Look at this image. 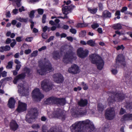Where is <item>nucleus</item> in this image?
Wrapping results in <instances>:
<instances>
[{"label":"nucleus","mask_w":132,"mask_h":132,"mask_svg":"<svg viewBox=\"0 0 132 132\" xmlns=\"http://www.w3.org/2000/svg\"><path fill=\"white\" fill-rule=\"evenodd\" d=\"M70 128L72 132H91L95 129L92 122L88 120L76 122Z\"/></svg>","instance_id":"f257e3e1"},{"label":"nucleus","mask_w":132,"mask_h":132,"mask_svg":"<svg viewBox=\"0 0 132 132\" xmlns=\"http://www.w3.org/2000/svg\"><path fill=\"white\" fill-rule=\"evenodd\" d=\"M39 66L40 69L37 70V71L39 74L43 75L47 71H50L54 70L49 61L47 60L46 58H43L39 61Z\"/></svg>","instance_id":"f03ea898"},{"label":"nucleus","mask_w":132,"mask_h":132,"mask_svg":"<svg viewBox=\"0 0 132 132\" xmlns=\"http://www.w3.org/2000/svg\"><path fill=\"white\" fill-rule=\"evenodd\" d=\"M111 96H109L108 99V102L113 103L115 101L120 102L123 100L125 98L124 95L123 93H111Z\"/></svg>","instance_id":"7ed1b4c3"},{"label":"nucleus","mask_w":132,"mask_h":132,"mask_svg":"<svg viewBox=\"0 0 132 132\" xmlns=\"http://www.w3.org/2000/svg\"><path fill=\"white\" fill-rule=\"evenodd\" d=\"M24 72L16 76L14 78L13 80L14 84H16L17 82L20 80H22L25 78L26 73L29 76L31 74V70L27 67H25L24 69Z\"/></svg>","instance_id":"20e7f679"},{"label":"nucleus","mask_w":132,"mask_h":132,"mask_svg":"<svg viewBox=\"0 0 132 132\" xmlns=\"http://www.w3.org/2000/svg\"><path fill=\"white\" fill-rule=\"evenodd\" d=\"M90 60L92 63L96 64L98 70H100L103 69L104 63L102 58H90Z\"/></svg>","instance_id":"39448f33"},{"label":"nucleus","mask_w":132,"mask_h":132,"mask_svg":"<svg viewBox=\"0 0 132 132\" xmlns=\"http://www.w3.org/2000/svg\"><path fill=\"white\" fill-rule=\"evenodd\" d=\"M32 95L33 100L36 102L40 101L44 97V95L41 93L39 89L38 88L33 90Z\"/></svg>","instance_id":"423d86ee"},{"label":"nucleus","mask_w":132,"mask_h":132,"mask_svg":"<svg viewBox=\"0 0 132 132\" xmlns=\"http://www.w3.org/2000/svg\"><path fill=\"white\" fill-rule=\"evenodd\" d=\"M53 116L55 118L60 119L64 120L66 117L64 111L60 109H57L52 113Z\"/></svg>","instance_id":"0eeeda50"},{"label":"nucleus","mask_w":132,"mask_h":132,"mask_svg":"<svg viewBox=\"0 0 132 132\" xmlns=\"http://www.w3.org/2000/svg\"><path fill=\"white\" fill-rule=\"evenodd\" d=\"M52 85L48 79L44 80L42 82L41 87L43 90L48 91L52 89Z\"/></svg>","instance_id":"6e6552de"},{"label":"nucleus","mask_w":132,"mask_h":132,"mask_svg":"<svg viewBox=\"0 0 132 132\" xmlns=\"http://www.w3.org/2000/svg\"><path fill=\"white\" fill-rule=\"evenodd\" d=\"M115 115V111L113 108H108L106 110L105 116L107 119L111 120L114 118Z\"/></svg>","instance_id":"1a4fd4ad"},{"label":"nucleus","mask_w":132,"mask_h":132,"mask_svg":"<svg viewBox=\"0 0 132 132\" xmlns=\"http://www.w3.org/2000/svg\"><path fill=\"white\" fill-rule=\"evenodd\" d=\"M89 53L88 50L87 49L83 50L82 48H79L77 50V53L80 58H85L88 55Z\"/></svg>","instance_id":"9d476101"},{"label":"nucleus","mask_w":132,"mask_h":132,"mask_svg":"<svg viewBox=\"0 0 132 132\" xmlns=\"http://www.w3.org/2000/svg\"><path fill=\"white\" fill-rule=\"evenodd\" d=\"M68 71L72 74H75L79 72L80 70L78 66L76 64H74L68 68Z\"/></svg>","instance_id":"9b49d317"},{"label":"nucleus","mask_w":132,"mask_h":132,"mask_svg":"<svg viewBox=\"0 0 132 132\" xmlns=\"http://www.w3.org/2000/svg\"><path fill=\"white\" fill-rule=\"evenodd\" d=\"M54 81L56 83H62L64 80L63 76L60 73H56L54 74L53 76Z\"/></svg>","instance_id":"f8f14e48"},{"label":"nucleus","mask_w":132,"mask_h":132,"mask_svg":"<svg viewBox=\"0 0 132 132\" xmlns=\"http://www.w3.org/2000/svg\"><path fill=\"white\" fill-rule=\"evenodd\" d=\"M62 9L63 13L64 14L67 15L70 12H71V11L75 7L74 5H71L68 6H65L62 7Z\"/></svg>","instance_id":"ddd939ff"},{"label":"nucleus","mask_w":132,"mask_h":132,"mask_svg":"<svg viewBox=\"0 0 132 132\" xmlns=\"http://www.w3.org/2000/svg\"><path fill=\"white\" fill-rule=\"evenodd\" d=\"M27 105L25 103H23L20 101L18 102V107L17 110L19 112H23L27 110Z\"/></svg>","instance_id":"4468645a"},{"label":"nucleus","mask_w":132,"mask_h":132,"mask_svg":"<svg viewBox=\"0 0 132 132\" xmlns=\"http://www.w3.org/2000/svg\"><path fill=\"white\" fill-rule=\"evenodd\" d=\"M28 87L27 84H24L23 85L20 84L18 86V92L22 94L24 93L25 89L27 90Z\"/></svg>","instance_id":"2eb2a0df"},{"label":"nucleus","mask_w":132,"mask_h":132,"mask_svg":"<svg viewBox=\"0 0 132 132\" xmlns=\"http://www.w3.org/2000/svg\"><path fill=\"white\" fill-rule=\"evenodd\" d=\"M10 126V129L14 131L16 130L19 127V126L16 122L13 120H12L11 122Z\"/></svg>","instance_id":"dca6fc26"},{"label":"nucleus","mask_w":132,"mask_h":132,"mask_svg":"<svg viewBox=\"0 0 132 132\" xmlns=\"http://www.w3.org/2000/svg\"><path fill=\"white\" fill-rule=\"evenodd\" d=\"M131 120H132V114L130 113L124 114L121 119V121L122 122Z\"/></svg>","instance_id":"f3484780"},{"label":"nucleus","mask_w":132,"mask_h":132,"mask_svg":"<svg viewBox=\"0 0 132 132\" xmlns=\"http://www.w3.org/2000/svg\"><path fill=\"white\" fill-rule=\"evenodd\" d=\"M116 67L119 65H122L124 67L126 65L124 58H116Z\"/></svg>","instance_id":"a211bd4d"},{"label":"nucleus","mask_w":132,"mask_h":132,"mask_svg":"<svg viewBox=\"0 0 132 132\" xmlns=\"http://www.w3.org/2000/svg\"><path fill=\"white\" fill-rule=\"evenodd\" d=\"M111 17V13L107 10L104 11L102 13L101 17L103 18H110Z\"/></svg>","instance_id":"6ab92c4d"},{"label":"nucleus","mask_w":132,"mask_h":132,"mask_svg":"<svg viewBox=\"0 0 132 132\" xmlns=\"http://www.w3.org/2000/svg\"><path fill=\"white\" fill-rule=\"evenodd\" d=\"M36 118V116L34 115L27 114L26 117V120L29 123H31Z\"/></svg>","instance_id":"aec40b11"},{"label":"nucleus","mask_w":132,"mask_h":132,"mask_svg":"<svg viewBox=\"0 0 132 132\" xmlns=\"http://www.w3.org/2000/svg\"><path fill=\"white\" fill-rule=\"evenodd\" d=\"M15 101L13 98L11 97L8 101V105L9 108H13L14 107V105Z\"/></svg>","instance_id":"412c9836"},{"label":"nucleus","mask_w":132,"mask_h":132,"mask_svg":"<svg viewBox=\"0 0 132 132\" xmlns=\"http://www.w3.org/2000/svg\"><path fill=\"white\" fill-rule=\"evenodd\" d=\"M73 52L72 48H70L66 52L64 53V58H70V57L73 56Z\"/></svg>","instance_id":"4be33fe9"},{"label":"nucleus","mask_w":132,"mask_h":132,"mask_svg":"<svg viewBox=\"0 0 132 132\" xmlns=\"http://www.w3.org/2000/svg\"><path fill=\"white\" fill-rule=\"evenodd\" d=\"M10 47L8 45H6L5 46H2L0 47V52H3L4 51H8L10 50Z\"/></svg>","instance_id":"5701e85b"},{"label":"nucleus","mask_w":132,"mask_h":132,"mask_svg":"<svg viewBox=\"0 0 132 132\" xmlns=\"http://www.w3.org/2000/svg\"><path fill=\"white\" fill-rule=\"evenodd\" d=\"M37 112L38 110L36 108H32L30 109L28 114H30L36 116V115L37 113Z\"/></svg>","instance_id":"b1692460"},{"label":"nucleus","mask_w":132,"mask_h":132,"mask_svg":"<svg viewBox=\"0 0 132 132\" xmlns=\"http://www.w3.org/2000/svg\"><path fill=\"white\" fill-rule=\"evenodd\" d=\"M75 113L77 116H83L86 114L87 111L86 110L83 111L82 110H81L79 111H76Z\"/></svg>","instance_id":"393cba45"},{"label":"nucleus","mask_w":132,"mask_h":132,"mask_svg":"<svg viewBox=\"0 0 132 132\" xmlns=\"http://www.w3.org/2000/svg\"><path fill=\"white\" fill-rule=\"evenodd\" d=\"M87 103V101L86 100L81 99L78 102L79 105L81 106H85Z\"/></svg>","instance_id":"a878e982"},{"label":"nucleus","mask_w":132,"mask_h":132,"mask_svg":"<svg viewBox=\"0 0 132 132\" xmlns=\"http://www.w3.org/2000/svg\"><path fill=\"white\" fill-rule=\"evenodd\" d=\"M75 58H63V61L64 63L67 64L70 63H72L73 60H75L74 59Z\"/></svg>","instance_id":"bb28decb"},{"label":"nucleus","mask_w":132,"mask_h":132,"mask_svg":"<svg viewBox=\"0 0 132 132\" xmlns=\"http://www.w3.org/2000/svg\"><path fill=\"white\" fill-rule=\"evenodd\" d=\"M52 97H50L47 99L44 102V103L45 104H53Z\"/></svg>","instance_id":"cd10ccee"},{"label":"nucleus","mask_w":132,"mask_h":132,"mask_svg":"<svg viewBox=\"0 0 132 132\" xmlns=\"http://www.w3.org/2000/svg\"><path fill=\"white\" fill-rule=\"evenodd\" d=\"M104 106L101 103H99L97 105V110L100 112H102L104 110Z\"/></svg>","instance_id":"c85d7f7f"},{"label":"nucleus","mask_w":132,"mask_h":132,"mask_svg":"<svg viewBox=\"0 0 132 132\" xmlns=\"http://www.w3.org/2000/svg\"><path fill=\"white\" fill-rule=\"evenodd\" d=\"M58 104L60 105H64L65 104V100L64 98H59Z\"/></svg>","instance_id":"c756f323"},{"label":"nucleus","mask_w":132,"mask_h":132,"mask_svg":"<svg viewBox=\"0 0 132 132\" xmlns=\"http://www.w3.org/2000/svg\"><path fill=\"white\" fill-rule=\"evenodd\" d=\"M87 44L89 45L92 47L94 46L95 45V42L93 41L92 39H90L88 40L87 42Z\"/></svg>","instance_id":"7c9ffc66"},{"label":"nucleus","mask_w":132,"mask_h":132,"mask_svg":"<svg viewBox=\"0 0 132 132\" xmlns=\"http://www.w3.org/2000/svg\"><path fill=\"white\" fill-rule=\"evenodd\" d=\"M113 28L115 30H120L122 29V26L120 23H118L114 24Z\"/></svg>","instance_id":"2f4dec72"},{"label":"nucleus","mask_w":132,"mask_h":132,"mask_svg":"<svg viewBox=\"0 0 132 132\" xmlns=\"http://www.w3.org/2000/svg\"><path fill=\"white\" fill-rule=\"evenodd\" d=\"M125 106L127 109H132V102L127 103Z\"/></svg>","instance_id":"473e14b6"},{"label":"nucleus","mask_w":132,"mask_h":132,"mask_svg":"<svg viewBox=\"0 0 132 132\" xmlns=\"http://www.w3.org/2000/svg\"><path fill=\"white\" fill-rule=\"evenodd\" d=\"M60 52L59 51H54L53 53V55L54 57L55 58H58L59 56Z\"/></svg>","instance_id":"72a5a7b5"},{"label":"nucleus","mask_w":132,"mask_h":132,"mask_svg":"<svg viewBox=\"0 0 132 132\" xmlns=\"http://www.w3.org/2000/svg\"><path fill=\"white\" fill-rule=\"evenodd\" d=\"M13 64V62L12 61L9 62L7 65L6 67V68L7 69L12 68Z\"/></svg>","instance_id":"f704fd0d"},{"label":"nucleus","mask_w":132,"mask_h":132,"mask_svg":"<svg viewBox=\"0 0 132 132\" xmlns=\"http://www.w3.org/2000/svg\"><path fill=\"white\" fill-rule=\"evenodd\" d=\"M13 0H9V1H12ZM21 0H14V1L16 3V5L17 7H19L21 6L20 2Z\"/></svg>","instance_id":"c9c22d12"},{"label":"nucleus","mask_w":132,"mask_h":132,"mask_svg":"<svg viewBox=\"0 0 132 132\" xmlns=\"http://www.w3.org/2000/svg\"><path fill=\"white\" fill-rule=\"evenodd\" d=\"M86 32L85 30H82L79 33V36L80 37H84L86 36Z\"/></svg>","instance_id":"e433bc0d"},{"label":"nucleus","mask_w":132,"mask_h":132,"mask_svg":"<svg viewBox=\"0 0 132 132\" xmlns=\"http://www.w3.org/2000/svg\"><path fill=\"white\" fill-rule=\"evenodd\" d=\"M53 104H58V101L59 98L52 96Z\"/></svg>","instance_id":"4c0bfd02"},{"label":"nucleus","mask_w":132,"mask_h":132,"mask_svg":"<svg viewBox=\"0 0 132 132\" xmlns=\"http://www.w3.org/2000/svg\"><path fill=\"white\" fill-rule=\"evenodd\" d=\"M89 58H102L98 54L94 53L90 55L89 56Z\"/></svg>","instance_id":"58836bf2"},{"label":"nucleus","mask_w":132,"mask_h":132,"mask_svg":"<svg viewBox=\"0 0 132 132\" xmlns=\"http://www.w3.org/2000/svg\"><path fill=\"white\" fill-rule=\"evenodd\" d=\"M98 10L100 11H102L104 8L103 4L101 2L98 3Z\"/></svg>","instance_id":"ea45409f"},{"label":"nucleus","mask_w":132,"mask_h":132,"mask_svg":"<svg viewBox=\"0 0 132 132\" xmlns=\"http://www.w3.org/2000/svg\"><path fill=\"white\" fill-rule=\"evenodd\" d=\"M18 20L21 22H27L28 20V18H21V17L18 18Z\"/></svg>","instance_id":"a19ab883"},{"label":"nucleus","mask_w":132,"mask_h":132,"mask_svg":"<svg viewBox=\"0 0 132 132\" xmlns=\"http://www.w3.org/2000/svg\"><path fill=\"white\" fill-rule=\"evenodd\" d=\"M98 10L96 8H94L93 9H89V11L90 13L93 14L96 13Z\"/></svg>","instance_id":"79ce46f5"},{"label":"nucleus","mask_w":132,"mask_h":132,"mask_svg":"<svg viewBox=\"0 0 132 132\" xmlns=\"http://www.w3.org/2000/svg\"><path fill=\"white\" fill-rule=\"evenodd\" d=\"M35 11L34 10H32L30 12V13L29 14V17L31 19L33 18L34 16Z\"/></svg>","instance_id":"37998d69"},{"label":"nucleus","mask_w":132,"mask_h":132,"mask_svg":"<svg viewBox=\"0 0 132 132\" xmlns=\"http://www.w3.org/2000/svg\"><path fill=\"white\" fill-rule=\"evenodd\" d=\"M70 27L71 28L70 29V32L72 33V34H75L77 33V30L75 28H72V27L71 26H70Z\"/></svg>","instance_id":"c03bdc74"},{"label":"nucleus","mask_w":132,"mask_h":132,"mask_svg":"<svg viewBox=\"0 0 132 132\" xmlns=\"http://www.w3.org/2000/svg\"><path fill=\"white\" fill-rule=\"evenodd\" d=\"M125 48V47L123 46V45H121L120 46H118L116 47V49L117 50H119L122 49V51H123Z\"/></svg>","instance_id":"a18cd8bd"},{"label":"nucleus","mask_w":132,"mask_h":132,"mask_svg":"<svg viewBox=\"0 0 132 132\" xmlns=\"http://www.w3.org/2000/svg\"><path fill=\"white\" fill-rule=\"evenodd\" d=\"M31 127L34 129H37L40 128V126L38 124H34L31 126Z\"/></svg>","instance_id":"49530a36"},{"label":"nucleus","mask_w":132,"mask_h":132,"mask_svg":"<svg viewBox=\"0 0 132 132\" xmlns=\"http://www.w3.org/2000/svg\"><path fill=\"white\" fill-rule=\"evenodd\" d=\"M38 53V51H34L31 54V57H36Z\"/></svg>","instance_id":"de8ad7c7"},{"label":"nucleus","mask_w":132,"mask_h":132,"mask_svg":"<svg viewBox=\"0 0 132 132\" xmlns=\"http://www.w3.org/2000/svg\"><path fill=\"white\" fill-rule=\"evenodd\" d=\"M47 129V127L45 125H43L42 128V131L43 132H48L49 130H48Z\"/></svg>","instance_id":"09e8293b"},{"label":"nucleus","mask_w":132,"mask_h":132,"mask_svg":"<svg viewBox=\"0 0 132 132\" xmlns=\"http://www.w3.org/2000/svg\"><path fill=\"white\" fill-rule=\"evenodd\" d=\"M99 26V25L97 23H94L93 24H92L91 27L93 29H95L98 27Z\"/></svg>","instance_id":"8fccbe9b"},{"label":"nucleus","mask_w":132,"mask_h":132,"mask_svg":"<svg viewBox=\"0 0 132 132\" xmlns=\"http://www.w3.org/2000/svg\"><path fill=\"white\" fill-rule=\"evenodd\" d=\"M12 40L13 41V42H12L11 43L10 46L12 47H13L16 44V42L15 39H12Z\"/></svg>","instance_id":"3c124183"},{"label":"nucleus","mask_w":132,"mask_h":132,"mask_svg":"<svg viewBox=\"0 0 132 132\" xmlns=\"http://www.w3.org/2000/svg\"><path fill=\"white\" fill-rule=\"evenodd\" d=\"M71 3V1L70 0H68L67 1H63V3L64 4L62 5V7L64 6L65 4H66L67 5H68L69 4H70Z\"/></svg>","instance_id":"603ef678"},{"label":"nucleus","mask_w":132,"mask_h":132,"mask_svg":"<svg viewBox=\"0 0 132 132\" xmlns=\"http://www.w3.org/2000/svg\"><path fill=\"white\" fill-rule=\"evenodd\" d=\"M42 38L44 39H46L48 37V35L47 33H43L42 34Z\"/></svg>","instance_id":"864d4df0"},{"label":"nucleus","mask_w":132,"mask_h":132,"mask_svg":"<svg viewBox=\"0 0 132 132\" xmlns=\"http://www.w3.org/2000/svg\"><path fill=\"white\" fill-rule=\"evenodd\" d=\"M46 19V15L45 14H44L42 18V22L43 23H45V21Z\"/></svg>","instance_id":"5fc2aeb1"},{"label":"nucleus","mask_w":132,"mask_h":132,"mask_svg":"<svg viewBox=\"0 0 132 132\" xmlns=\"http://www.w3.org/2000/svg\"><path fill=\"white\" fill-rule=\"evenodd\" d=\"M33 40L32 37H27L25 39V41L27 42H31Z\"/></svg>","instance_id":"6e6d98bb"},{"label":"nucleus","mask_w":132,"mask_h":132,"mask_svg":"<svg viewBox=\"0 0 132 132\" xmlns=\"http://www.w3.org/2000/svg\"><path fill=\"white\" fill-rule=\"evenodd\" d=\"M54 38V36H50L49 38L47 40L46 42L47 43L50 42L51 40H53Z\"/></svg>","instance_id":"4d7b16f0"},{"label":"nucleus","mask_w":132,"mask_h":132,"mask_svg":"<svg viewBox=\"0 0 132 132\" xmlns=\"http://www.w3.org/2000/svg\"><path fill=\"white\" fill-rule=\"evenodd\" d=\"M38 12L39 14L42 15L44 11L42 9H38Z\"/></svg>","instance_id":"13d9d810"},{"label":"nucleus","mask_w":132,"mask_h":132,"mask_svg":"<svg viewBox=\"0 0 132 132\" xmlns=\"http://www.w3.org/2000/svg\"><path fill=\"white\" fill-rule=\"evenodd\" d=\"M11 39L9 38H7L6 39L5 43L6 44H8L10 43L11 42Z\"/></svg>","instance_id":"bf43d9fd"},{"label":"nucleus","mask_w":132,"mask_h":132,"mask_svg":"<svg viewBox=\"0 0 132 132\" xmlns=\"http://www.w3.org/2000/svg\"><path fill=\"white\" fill-rule=\"evenodd\" d=\"M12 12L14 14H16L18 13V10L16 9H14L13 10Z\"/></svg>","instance_id":"052dcab7"},{"label":"nucleus","mask_w":132,"mask_h":132,"mask_svg":"<svg viewBox=\"0 0 132 132\" xmlns=\"http://www.w3.org/2000/svg\"><path fill=\"white\" fill-rule=\"evenodd\" d=\"M67 39L68 40L71 42H72L73 41V38L71 36H68L67 37Z\"/></svg>","instance_id":"680f3d73"},{"label":"nucleus","mask_w":132,"mask_h":132,"mask_svg":"<svg viewBox=\"0 0 132 132\" xmlns=\"http://www.w3.org/2000/svg\"><path fill=\"white\" fill-rule=\"evenodd\" d=\"M125 110L123 108H121L120 110V112H119L120 114H123L125 112Z\"/></svg>","instance_id":"e2e57ef3"},{"label":"nucleus","mask_w":132,"mask_h":132,"mask_svg":"<svg viewBox=\"0 0 132 132\" xmlns=\"http://www.w3.org/2000/svg\"><path fill=\"white\" fill-rule=\"evenodd\" d=\"M7 72H6L5 71H3V72H2L1 73V75H2V76L3 77H6L7 75Z\"/></svg>","instance_id":"0e129e2a"},{"label":"nucleus","mask_w":132,"mask_h":132,"mask_svg":"<svg viewBox=\"0 0 132 132\" xmlns=\"http://www.w3.org/2000/svg\"><path fill=\"white\" fill-rule=\"evenodd\" d=\"M6 56L7 57L10 56L11 57H13L14 56L13 53L12 52H10L8 53L6 55Z\"/></svg>","instance_id":"69168bd1"},{"label":"nucleus","mask_w":132,"mask_h":132,"mask_svg":"<svg viewBox=\"0 0 132 132\" xmlns=\"http://www.w3.org/2000/svg\"><path fill=\"white\" fill-rule=\"evenodd\" d=\"M21 66V65L20 64H17L16 66V70L18 71L20 69Z\"/></svg>","instance_id":"338daca9"},{"label":"nucleus","mask_w":132,"mask_h":132,"mask_svg":"<svg viewBox=\"0 0 132 132\" xmlns=\"http://www.w3.org/2000/svg\"><path fill=\"white\" fill-rule=\"evenodd\" d=\"M127 9V7H123L122 8L121 10V11L122 13L124 12L125 11H126Z\"/></svg>","instance_id":"774afa93"}]
</instances>
